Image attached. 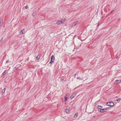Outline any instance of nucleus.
<instances>
[{"instance_id":"obj_1","label":"nucleus","mask_w":121,"mask_h":121,"mask_svg":"<svg viewBox=\"0 0 121 121\" xmlns=\"http://www.w3.org/2000/svg\"><path fill=\"white\" fill-rule=\"evenodd\" d=\"M66 22V20L63 19L58 21L56 22V24L58 25H60L65 23Z\"/></svg>"},{"instance_id":"obj_10","label":"nucleus","mask_w":121,"mask_h":121,"mask_svg":"<svg viewBox=\"0 0 121 121\" xmlns=\"http://www.w3.org/2000/svg\"><path fill=\"white\" fill-rule=\"evenodd\" d=\"M78 114L77 112L74 115V117L75 118H76L78 115Z\"/></svg>"},{"instance_id":"obj_13","label":"nucleus","mask_w":121,"mask_h":121,"mask_svg":"<svg viewBox=\"0 0 121 121\" xmlns=\"http://www.w3.org/2000/svg\"><path fill=\"white\" fill-rule=\"evenodd\" d=\"M6 89L5 88H4L2 90V92L3 93H4L5 92V90Z\"/></svg>"},{"instance_id":"obj_8","label":"nucleus","mask_w":121,"mask_h":121,"mask_svg":"<svg viewBox=\"0 0 121 121\" xmlns=\"http://www.w3.org/2000/svg\"><path fill=\"white\" fill-rule=\"evenodd\" d=\"M75 95L73 94H72L70 97V98L71 99H73Z\"/></svg>"},{"instance_id":"obj_9","label":"nucleus","mask_w":121,"mask_h":121,"mask_svg":"<svg viewBox=\"0 0 121 121\" xmlns=\"http://www.w3.org/2000/svg\"><path fill=\"white\" fill-rule=\"evenodd\" d=\"M67 99H68V97H67L66 96V95L64 98V101L65 102L66 101V100H67Z\"/></svg>"},{"instance_id":"obj_11","label":"nucleus","mask_w":121,"mask_h":121,"mask_svg":"<svg viewBox=\"0 0 121 121\" xmlns=\"http://www.w3.org/2000/svg\"><path fill=\"white\" fill-rule=\"evenodd\" d=\"M66 112L67 113H68L69 112V109H67L65 110Z\"/></svg>"},{"instance_id":"obj_17","label":"nucleus","mask_w":121,"mask_h":121,"mask_svg":"<svg viewBox=\"0 0 121 121\" xmlns=\"http://www.w3.org/2000/svg\"><path fill=\"white\" fill-rule=\"evenodd\" d=\"M35 14L34 13H33L32 14V16H35Z\"/></svg>"},{"instance_id":"obj_4","label":"nucleus","mask_w":121,"mask_h":121,"mask_svg":"<svg viewBox=\"0 0 121 121\" xmlns=\"http://www.w3.org/2000/svg\"><path fill=\"white\" fill-rule=\"evenodd\" d=\"M107 109L108 108L101 109L100 110V112H105L107 111Z\"/></svg>"},{"instance_id":"obj_18","label":"nucleus","mask_w":121,"mask_h":121,"mask_svg":"<svg viewBox=\"0 0 121 121\" xmlns=\"http://www.w3.org/2000/svg\"><path fill=\"white\" fill-rule=\"evenodd\" d=\"M102 107L101 106H99L98 107V108H100V107Z\"/></svg>"},{"instance_id":"obj_15","label":"nucleus","mask_w":121,"mask_h":121,"mask_svg":"<svg viewBox=\"0 0 121 121\" xmlns=\"http://www.w3.org/2000/svg\"><path fill=\"white\" fill-rule=\"evenodd\" d=\"M6 71H5L3 73V75H5L6 73Z\"/></svg>"},{"instance_id":"obj_2","label":"nucleus","mask_w":121,"mask_h":121,"mask_svg":"<svg viewBox=\"0 0 121 121\" xmlns=\"http://www.w3.org/2000/svg\"><path fill=\"white\" fill-rule=\"evenodd\" d=\"M55 58L54 56H52L51 58V60L50 62H49V63L50 64H52L53 62L55 60Z\"/></svg>"},{"instance_id":"obj_6","label":"nucleus","mask_w":121,"mask_h":121,"mask_svg":"<svg viewBox=\"0 0 121 121\" xmlns=\"http://www.w3.org/2000/svg\"><path fill=\"white\" fill-rule=\"evenodd\" d=\"M20 32V34L22 35L25 33V31L24 29H23L21 30Z\"/></svg>"},{"instance_id":"obj_12","label":"nucleus","mask_w":121,"mask_h":121,"mask_svg":"<svg viewBox=\"0 0 121 121\" xmlns=\"http://www.w3.org/2000/svg\"><path fill=\"white\" fill-rule=\"evenodd\" d=\"M40 57V56L39 55H38L36 57V59H37L38 60L39 59Z\"/></svg>"},{"instance_id":"obj_7","label":"nucleus","mask_w":121,"mask_h":121,"mask_svg":"<svg viewBox=\"0 0 121 121\" xmlns=\"http://www.w3.org/2000/svg\"><path fill=\"white\" fill-rule=\"evenodd\" d=\"M121 80H117L116 81V82L117 84L121 82Z\"/></svg>"},{"instance_id":"obj_5","label":"nucleus","mask_w":121,"mask_h":121,"mask_svg":"<svg viewBox=\"0 0 121 121\" xmlns=\"http://www.w3.org/2000/svg\"><path fill=\"white\" fill-rule=\"evenodd\" d=\"M78 21H76L74 22L72 24V26H76L78 23Z\"/></svg>"},{"instance_id":"obj_14","label":"nucleus","mask_w":121,"mask_h":121,"mask_svg":"<svg viewBox=\"0 0 121 121\" xmlns=\"http://www.w3.org/2000/svg\"><path fill=\"white\" fill-rule=\"evenodd\" d=\"M121 100V98H119L117 100V102H120V101Z\"/></svg>"},{"instance_id":"obj_3","label":"nucleus","mask_w":121,"mask_h":121,"mask_svg":"<svg viewBox=\"0 0 121 121\" xmlns=\"http://www.w3.org/2000/svg\"><path fill=\"white\" fill-rule=\"evenodd\" d=\"M114 103L112 102H110L109 103L108 102L107 103V105L109 106H112L114 105Z\"/></svg>"},{"instance_id":"obj_16","label":"nucleus","mask_w":121,"mask_h":121,"mask_svg":"<svg viewBox=\"0 0 121 121\" xmlns=\"http://www.w3.org/2000/svg\"><path fill=\"white\" fill-rule=\"evenodd\" d=\"M28 7V6L27 5H26V6L25 7V8L26 9H27Z\"/></svg>"}]
</instances>
